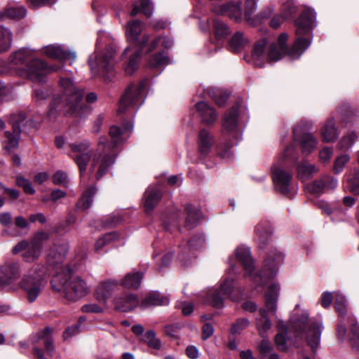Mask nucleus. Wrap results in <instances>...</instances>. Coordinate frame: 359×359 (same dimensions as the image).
Here are the masks:
<instances>
[{
	"label": "nucleus",
	"mask_w": 359,
	"mask_h": 359,
	"mask_svg": "<svg viewBox=\"0 0 359 359\" xmlns=\"http://www.w3.org/2000/svg\"><path fill=\"white\" fill-rule=\"evenodd\" d=\"M123 130L119 127L114 126L110 128L109 135L111 142H108L107 137H100L97 148L93 153L89 150L90 143L88 140L68 144L70 149L69 156L78 165L81 176L83 177L86 170V166L90 162V172L95 175L96 180H100L114 163L116 156L115 147L121 141Z\"/></svg>",
	"instance_id": "1"
},
{
	"label": "nucleus",
	"mask_w": 359,
	"mask_h": 359,
	"mask_svg": "<svg viewBox=\"0 0 359 359\" xmlns=\"http://www.w3.org/2000/svg\"><path fill=\"white\" fill-rule=\"evenodd\" d=\"M58 86L61 94L53 96L50 103L48 116L55 118L59 114L82 117L88 110L83 101L84 90L76 85L66 72H60Z\"/></svg>",
	"instance_id": "2"
},
{
	"label": "nucleus",
	"mask_w": 359,
	"mask_h": 359,
	"mask_svg": "<svg viewBox=\"0 0 359 359\" xmlns=\"http://www.w3.org/2000/svg\"><path fill=\"white\" fill-rule=\"evenodd\" d=\"M238 260L242 264L245 277H250L255 290L262 292L263 287L278 272V266L284 259V255L276 250L271 251L264 259V269L260 272H254L253 261L250 250L245 246H240L235 250Z\"/></svg>",
	"instance_id": "3"
},
{
	"label": "nucleus",
	"mask_w": 359,
	"mask_h": 359,
	"mask_svg": "<svg viewBox=\"0 0 359 359\" xmlns=\"http://www.w3.org/2000/svg\"><path fill=\"white\" fill-rule=\"evenodd\" d=\"M9 65L20 76L36 82L42 81L46 74L60 70L58 66H48L42 60L36 58L33 52L27 48L13 53L9 57Z\"/></svg>",
	"instance_id": "4"
},
{
	"label": "nucleus",
	"mask_w": 359,
	"mask_h": 359,
	"mask_svg": "<svg viewBox=\"0 0 359 359\" xmlns=\"http://www.w3.org/2000/svg\"><path fill=\"white\" fill-rule=\"evenodd\" d=\"M76 269L77 266H74V269L59 272L51 281L54 290L62 292L67 299L73 302L86 296L90 291L86 280L73 273Z\"/></svg>",
	"instance_id": "5"
},
{
	"label": "nucleus",
	"mask_w": 359,
	"mask_h": 359,
	"mask_svg": "<svg viewBox=\"0 0 359 359\" xmlns=\"http://www.w3.org/2000/svg\"><path fill=\"white\" fill-rule=\"evenodd\" d=\"M142 23L138 20H132L128 22L126 35L128 41L137 47L138 50H133L130 46L126 48L121 57L129 56V61L126 67V72L132 74L137 68V59L139 58L142 49L147 44L149 35L142 33Z\"/></svg>",
	"instance_id": "6"
},
{
	"label": "nucleus",
	"mask_w": 359,
	"mask_h": 359,
	"mask_svg": "<svg viewBox=\"0 0 359 359\" xmlns=\"http://www.w3.org/2000/svg\"><path fill=\"white\" fill-rule=\"evenodd\" d=\"M280 285L276 282L271 283L264 294V306L259 309V315L255 318V327L262 338H266L272 328L271 317L276 313Z\"/></svg>",
	"instance_id": "7"
},
{
	"label": "nucleus",
	"mask_w": 359,
	"mask_h": 359,
	"mask_svg": "<svg viewBox=\"0 0 359 359\" xmlns=\"http://www.w3.org/2000/svg\"><path fill=\"white\" fill-rule=\"evenodd\" d=\"M316 25L315 11L311 8L304 9L300 16L295 20L297 39L290 52L292 58H299L311 45V39H310V35Z\"/></svg>",
	"instance_id": "8"
},
{
	"label": "nucleus",
	"mask_w": 359,
	"mask_h": 359,
	"mask_svg": "<svg viewBox=\"0 0 359 359\" xmlns=\"http://www.w3.org/2000/svg\"><path fill=\"white\" fill-rule=\"evenodd\" d=\"M299 307V305H296L295 313L292 317V326L299 334L304 333L308 345L315 351L320 344L323 324L320 321L309 322L308 313L302 311L299 314L297 311Z\"/></svg>",
	"instance_id": "9"
},
{
	"label": "nucleus",
	"mask_w": 359,
	"mask_h": 359,
	"mask_svg": "<svg viewBox=\"0 0 359 359\" xmlns=\"http://www.w3.org/2000/svg\"><path fill=\"white\" fill-rule=\"evenodd\" d=\"M46 269L42 265H34L22 277L19 282L27 300L32 303L36 300L44 287L43 277Z\"/></svg>",
	"instance_id": "10"
},
{
	"label": "nucleus",
	"mask_w": 359,
	"mask_h": 359,
	"mask_svg": "<svg viewBox=\"0 0 359 359\" xmlns=\"http://www.w3.org/2000/svg\"><path fill=\"white\" fill-rule=\"evenodd\" d=\"M99 44L100 38L97 39V50L90 56L88 63L94 74H100L103 76H109L113 74L114 65L116 62L114 57L116 50L112 45H109L104 51L100 52Z\"/></svg>",
	"instance_id": "11"
},
{
	"label": "nucleus",
	"mask_w": 359,
	"mask_h": 359,
	"mask_svg": "<svg viewBox=\"0 0 359 359\" xmlns=\"http://www.w3.org/2000/svg\"><path fill=\"white\" fill-rule=\"evenodd\" d=\"M238 272L237 266L235 264H231L228 269L229 276L221 282L219 288L215 289L208 295V301L211 305L216 308H221L223 306L225 299H236L233 297V292L237 290V287L231 275Z\"/></svg>",
	"instance_id": "12"
},
{
	"label": "nucleus",
	"mask_w": 359,
	"mask_h": 359,
	"mask_svg": "<svg viewBox=\"0 0 359 359\" xmlns=\"http://www.w3.org/2000/svg\"><path fill=\"white\" fill-rule=\"evenodd\" d=\"M312 128V123L302 121L293 129V137L295 142L299 143L304 154H311L318 144L317 138L309 130Z\"/></svg>",
	"instance_id": "13"
},
{
	"label": "nucleus",
	"mask_w": 359,
	"mask_h": 359,
	"mask_svg": "<svg viewBox=\"0 0 359 359\" xmlns=\"http://www.w3.org/2000/svg\"><path fill=\"white\" fill-rule=\"evenodd\" d=\"M26 116L23 113H20L18 115H13L11 118V123L13 126V133L6 132L5 135L7 138V143L4 145L5 149L8 151H11L18 146V140L20 137V133L21 132L20 125L24 127L34 128L36 126V123L32 118H29L26 121Z\"/></svg>",
	"instance_id": "14"
},
{
	"label": "nucleus",
	"mask_w": 359,
	"mask_h": 359,
	"mask_svg": "<svg viewBox=\"0 0 359 359\" xmlns=\"http://www.w3.org/2000/svg\"><path fill=\"white\" fill-rule=\"evenodd\" d=\"M22 273L21 266L18 262H6L0 264V287L4 290H15L17 280Z\"/></svg>",
	"instance_id": "15"
},
{
	"label": "nucleus",
	"mask_w": 359,
	"mask_h": 359,
	"mask_svg": "<svg viewBox=\"0 0 359 359\" xmlns=\"http://www.w3.org/2000/svg\"><path fill=\"white\" fill-rule=\"evenodd\" d=\"M69 250L67 243L54 244L48 250L46 256L47 264L56 270V273L71 269L67 264L63 265Z\"/></svg>",
	"instance_id": "16"
},
{
	"label": "nucleus",
	"mask_w": 359,
	"mask_h": 359,
	"mask_svg": "<svg viewBox=\"0 0 359 359\" xmlns=\"http://www.w3.org/2000/svg\"><path fill=\"white\" fill-rule=\"evenodd\" d=\"M144 88L143 83L130 85L120 100L118 113H123L128 107L135 105L139 102H143L142 94Z\"/></svg>",
	"instance_id": "17"
},
{
	"label": "nucleus",
	"mask_w": 359,
	"mask_h": 359,
	"mask_svg": "<svg viewBox=\"0 0 359 359\" xmlns=\"http://www.w3.org/2000/svg\"><path fill=\"white\" fill-rule=\"evenodd\" d=\"M240 1L217 4L212 6V11L217 15H226L236 21L241 20L242 9Z\"/></svg>",
	"instance_id": "18"
},
{
	"label": "nucleus",
	"mask_w": 359,
	"mask_h": 359,
	"mask_svg": "<svg viewBox=\"0 0 359 359\" xmlns=\"http://www.w3.org/2000/svg\"><path fill=\"white\" fill-rule=\"evenodd\" d=\"M272 178L277 190L283 194H287L289 192V187L292 180V175L290 172L280 167L274 166Z\"/></svg>",
	"instance_id": "19"
},
{
	"label": "nucleus",
	"mask_w": 359,
	"mask_h": 359,
	"mask_svg": "<svg viewBox=\"0 0 359 359\" xmlns=\"http://www.w3.org/2000/svg\"><path fill=\"white\" fill-rule=\"evenodd\" d=\"M238 107H232L224 116L222 126L224 130L230 133L236 141L240 140L241 133L237 128Z\"/></svg>",
	"instance_id": "20"
},
{
	"label": "nucleus",
	"mask_w": 359,
	"mask_h": 359,
	"mask_svg": "<svg viewBox=\"0 0 359 359\" xmlns=\"http://www.w3.org/2000/svg\"><path fill=\"white\" fill-rule=\"evenodd\" d=\"M287 35L286 34H281L278 39L277 43H271L269 44L268 51L269 62H276L287 53Z\"/></svg>",
	"instance_id": "21"
},
{
	"label": "nucleus",
	"mask_w": 359,
	"mask_h": 359,
	"mask_svg": "<svg viewBox=\"0 0 359 359\" xmlns=\"http://www.w3.org/2000/svg\"><path fill=\"white\" fill-rule=\"evenodd\" d=\"M118 285V282L116 280L109 279L100 282L95 289V295L96 299L105 304Z\"/></svg>",
	"instance_id": "22"
},
{
	"label": "nucleus",
	"mask_w": 359,
	"mask_h": 359,
	"mask_svg": "<svg viewBox=\"0 0 359 359\" xmlns=\"http://www.w3.org/2000/svg\"><path fill=\"white\" fill-rule=\"evenodd\" d=\"M269 43L266 39L263 38L257 41L253 46L252 50V60L254 65L257 67H262L265 59H268V53L266 54V47L269 48Z\"/></svg>",
	"instance_id": "23"
},
{
	"label": "nucleus",
	"mask_w": 359,
	"mask_h": 359,
	"mask_svg": "<svg viewBox=\"0 0 359 359\" xmlns=\"http://www.w3.org/2000/svg\"><path fill=\"white\" fill-rule=\"evenodd\" d=\"M43 53L49 57L59 60L70 59L74 60L76 53L72 50H67L60 46L49 45L44 48Z\"/></svg>",
	"instance_id": "24"
},
{
	"label": "nucleus",
	"mask_w": 359,
	"mask_h": 359,
	"mask_svg": "<svg viewBox=\"0 0 359 359\" xmlns=\"http://www.w3.org/2000/svg\"><path fill=\"white\" fill-rule=\"evenodd\" d=\"M162 196L160 189L156 186H150L144 192V209L147 213L153 210Z\"/></svg>",
	"instance_id": "25"
},
{
	"label": "nucleus",
	"mask_w": 359,
	"mask_h": 359,
	"mask_svg": "<svg viewBox=\"0 0 359 359\" xmlns=\"http://www.w3.org/2000/svg\"><path fill=\"white\" fill-rule=\"evenodd\" d=\"M196 109L203 123L210 124L217 120V114L215 109L207 102H198L196 104Z\"/></svg>",
	"instance_id": "26"
},
{
	"label": "nucleus",
	"mask_w": 359,
	"mask_h": 359,
	"mask_svg": "<svg viewBox=\"0 0 359 359\" xmlns=\"http://www.w3.org/2000/svg\"><path fill=\"white\" fill-rule=\"evenodd\" d=\"M138 304L136 295L128 294L121 296L115 299L114 305L117 311L128 312L135 308Z\"/></svg>",
	"instance_id": "27"
},
{
	"label": "nucleus",
	"mask_w": 359,
	"mask_h": 359,
	"mask_svg": "<svg viewBox=\"0 0 359 359\" xmlns=\"http://www.w3.org/2000/svg\"><path fill=\"white\" fill-rule=\"evenodd\" d=\"M322 140L325 142H334L338 137V130L332 118H328L320 129Z\"/></svg>",
	"instance_id": "28"
},
{
	"label": "nucleus",
	"mask_w": 359,
	"mask_h": 359,
	"mask_svg": "<svg viewBox=\"0 0 359 359\" xmlns=\"http://www.w3.org/2000/svg\"><path fill=\"white\" fill-rule=\"evenodd\" d=\"M185 212L187 215L184 226L186 228L190 229L196 226L202 218V212L201 210L193 206L192 205H187L185 208Z\"/></svg>",
	"instance_id": "29"
},
{
	"label": "nucleus",
	"mask_w": 359,
	"mask_h": 359,
	"mask_svg": "<svg viewBox=\"0 0 359 359\" xmlns=\"http://www.w3.org/2000/svg\"><path fill=\"white\" fill-rule=\"evenodd\" d=\"M256 240L261 248H264L269 243L271 228L268 224L259 223L255 226Z\"/></svg>",
	"instance_id": "30"
},
{
	"label": "nucleus",
	"mask_w": 359,
	"mask_h": 359,
	"mask_svg": "<svg viewBox=\"0 0 359 359\" xmlns=\"http://www.w3.org/2000/svg\"><path fill=\"white\" fill-rule=\"evenodd\" d=\"M168 303L169 299L167 297L158 292H154L142 300L141 307L147 309L151 306L167 305Z\"/></svg>",
	"instance_id": "31"
},
{
	"label": "nucleus",
	"mask_w": 359,
	"mask_h": 359,
	"mask_svg": "<svg viewBox=\"0 0 359 359\" xmlns=\"http://www.w3.org/2000/svg\"><path fill=\"white\" fill-rule=\"evenodd\" d=\"M38 340L42 341L48 355L53 356L55 352L52 337V330L47 327L38 333Z\"/></svg>",
	"instance_id": "32"
},
{
	"label": "nucleus",
	"mask_w": 359,
	"mask_h": 359,
	"mask_svg": "<svg viewBox=\"0 0 359 359\" xmlns=\"http://www.w3.org/2000/svg\"><path fill=\"white\" fill-rule=\"evenodd\" d=\"M143 278V273L137 271L127 273L121 281V285L126 288H138Z\"/></svg>",
	"instance_id": "33"
},
{
	"label": "nucleus",
	"mask_w": 359,
	"mask_h": 359,
	"mask_svg": "<svg viewBox=\"0 0 359 359\" xmlns=\"http://www.w3.org/2000/svg\"><path fill=\"white\" fill-rule=\"evenodd\" d=\"M153 4L151 0H140L133 4V8L131 11V15L135 16L139 13H144L149 17L153 11Z\"/></svg>",
	"instance_id": "34"
},
{
	"label": "nucleus",
	"mask_w": 359,
	"mask_h": 359,
	"mask_svg": "<svg viewBox=\"0 0 359 359\" xmlns=\"http://www.w3.org/2000/svg\"><path fill=\"white\" fill-rule=\"evenodd\" d=\"M97 189L94 187L88 188L83 194L81 199L76 203V208L79 210H84L90 208L93 203V197L96 194Z\"/></svg>",
	"instance_id": "35"
},
{
	"label": "nucleus",
	"mask_w": 359,
	"mask_h": 359,
	"mask_svg": "<svg viewBox=\"0 0 359 359\" xmlns=\"http://www.w3.org/2000/svg\"><path fill=\"white\" fill-rule=\"evenodd\" d=\"M346 188L353 194H359V171L357 169L350 170L346 180Z\"/></svg>",
	"instance_id": "36"
},
{
	"label": "nucleus",
	"mask_w": 359,
	"mask_h": 359,
	"mask_svg": "<svg viewBox=\"0 0 359 359\" xmlns=\"http://www.w3.org/2000/svg\"><path fill=\"white\" fill-rule=\"evenodd\" d=\"M278 333L276 335L274 341L278 350L286 351L287 346V327L282 322L278 324Z\"/></svg>",
	"instance_id": "37"
},
{
	"label": "nucleus",
	"mask_w": 359,
	"mask_h": 359,
	"mask_svg": "<svg viewBox=\"0 0 359 359\" xmlns=\"http://www.w3.org/2000/svg\"><path fill=\"white\" fill-rule=\"evenodd\" d=\"M297 173L299 178L302 180L309 179L314 172L317 171V168L313 164L309 163L306 161H303L297 167Z\"/></svg>",
	"instance_id": "38"
},
{
	"label": "nucleus",
	"mask_w": 359,
	"mask_h": 359,
	"mask_svg": "<svg viewBox=\"0 0 359 359\" xmlns=\"http://www.w3.org/2000/svg\"><path fill=\"white\" fill-rule=\"evenodd\" d=\"M199 148L203 154H207L213 144V140L210 133L205 129L200 131L198 135Z\"/></svg>",
	"instance_id": "39"
},
{
	"label": "nucleus",
	"mask_w": 359,
	"mask_h": 359,
	"mask_svg": "<svg viewBox=\"0 0 359 359\" xmlns=\"http://www.w3.org/2000/svg\"><path fill=\"white\" fill-rule=\"evenodd\" d=\"M248 43V40L241 32H237L232 36L230 46L233 52L241 51Z\"/></svg>",
	"instance_id": "40"
},
{
	"label": "nucleus",
	"mask_w": 359,
	"mask_h": 359,
	"mask_svg": "<svg viewBox=\"0 0 359 359\" xmlns=\"http://www.w3.org/2000/svg\"><path fill=\"white\" fill-rule=\"evenodd\" d=\"M169 63V58L165 52H160L153 55L148 61L149 67L151 68H160Z\"/></svg>",
	"instance_id": "41"
},
{
	"label": "nucleus",
	"mask_w": 359,
	"mask_h": 359,
	"mask_svg": "<svg viewBox=\"0 0 359 359\" xmlns=\"http://www.w3.org/2000/svg\"><path fill=\"white\" fill-rule=\"evenodd\" d=\"M26 9L23 6L9 7L1 15V18L20 20L26 15Z\"/></svg>",
	"instance_id": "42"
},
{
	"label": "nucleus",
	"mask_w": 359,
	"mask_h": 359,
	"mask_svg": "<svg viewBox=\"0 0 359 359\" xmlns=\"http://www.w3.org/2000/svg\"><path fill=\"white\" fill-rule=\"evenodd\" d=\"M42 250L37 247L29 243L26 250L22 255V257L26 262H33L39 259L41 255Z\"/></svg>",
	"instance_id": "43"
},
{
	"label": "nucleus",
	"mask_w": 359,
	"mask_h": 359,
	"mask_svg": "<svg viewBox=\"0 0 359 359\" xmlns=\"http://www.w3.org/2000/svg\"><path fill=\"white\" fill-rule=\"evenodd\" d=\"M12 34L4 27L0 28V53L8 50L11 46Z\"/></svg>",
	"instance_id": "44"
},
{
	"label": "nucleus",
	"mask_w": 359,
	"mask_h": 359,
	"mask_svg": "<svg viewBox=\"0 0 359 359\" xmlns=\"http://www.w3.org/2000/svg\"><path fill=\"white\" fill-rule=\"evenodd\" d=\"M358 136L355 132L348 133L339 142L337 147L341 150L349 149L355 142Z\"/></svg>",
	"instance_id": "45"
},
{
	"label": "nucleus",
	"mask_w": 359,
	"mask_h": 359,
	"mask_svg": "<svg viewBox=\"0 0 359 359\" xmlns=\"http://www.w3.org/2000/svg\"><path fill=\"white\" fill-rule=\"evenodd\" d=\"M160 43H162V45L165 48H170L173 45V40L168 36L156 37L154 39H153L152 41L149 44L148 50L149 52H151L152 50H154V49H156L157 48V46L159 45Z\"/></svg>",
	"instance_id": "46"
},
{
	"label": "nucleus",
	"mask_w": 359,
	"mask_h": 359,
	"mask_svg": "<svg viewBox=\"0 0 359 359\" xmlns=\"http://www.w3.org/2000/svg\"><path fill=\"white\" fill-rule=\"evenodd\" d=\"M348 340L352 348L359 351V327L356 323H351L348 333Z\"/></svg>",
	"instance_id": "47"
},
{
	"label": "nucleus",
	"mask_w": 359,
	"mask_h": 359,
	"mask_svg": "<svg viewBox=\"0 0 359 359\" xmlns=\"http://www.w3.org/2000/svg\"><path fill=\"white\" fill-rule=\"evenodd\" d=\"M214 32L217 39H223L229 34L226 25L219 20H214Z\"/></svg>",
	"instance_id": "48"
},
{
	"label": "nucleus",
	"mask_w": 359,
	"mask_h": 359,
	"mask_svg": "<svg viewBox=\"0 0 359 359\" xmlns=\"http://www.w3.org/2000/svg\"><path fill=\"white\" fill-rule=\"evenodd\" d=\"M142 340L153 348L160 349L161 347V341L156 337V334L152 330L147 331L143 335Z\"/></svg>",
	"instance_id": "49"
},
{
	"label": "nucleus",
	"mask_w": 359,
	"mask_h": 359,
	"mask_svg": "<svg viewBox=\"0 0 359 359\" xmlns=\"http://www.w3.org/2000/svg\"><path fill=\"white\" fill-rule=\"evenodd\" d=\"M287 11L284 13L282 17L276 16L270 22V26L273 29H277L280 27L283 19H287L290 18L293 13L295 12V8L292 6L290 4L287 6Z\"/></svg>",
	"instance_id": "50"
},
{
	"label": "nucleus",
	"mask_w": 359,
	"mask_h": 359,
	"mask_svg": "<svg viewBox=\"0 0 359 359\" xmlns=\"http://www.w3.org/2000/svg\"><path fill=\"white\" fill-rule=\"evenodd\" d=\"M250 322L248 318H239L233 323L231 327V333L232 334H240L243 330L246 329L250 325Z\"/></svg>",
	"instance_id": "51"
},
{
	"label": "nucleus",
	"mask_w": 359,
	"mask_h": 359,
	"mask_svg": "<svg viewBox=\"0 0 359 359\" xmlns=\"http://www.w3.org/2000/svg\"><path fill=\"white\" fill-rule=\"evenodd\" d=\"M205 245L204 235L199 234L194 236L189 242L188 247L190 250H198Z\"/></svg>",
	"instance_id": "52"
},
{
	"label": "nucleus",
	"mask_w": 359,
	"mask_h": 359,
	"mask_svg": "<svg viewBox=\"0 0 359 359\" xmlns=\"http://www.w3.org/2000/svg\"><path fill=\"white\" fill-rule=\"evenodd\" d=\"M48 238L49 233L41 231L34 234V236L32 238L30 243L42 250L43 243Z\"/></svg>",
	"instance_id": "53"
},
{
	"label": "nucleus",
	"mask_w": 359,
	"mask_h": 359,
	"mask_svg": "<svg viewBox=\"0 0 359 359\" xmlns=\"http://www.w3.org/2000/svg\"><path fill=\"white\" fill-rule=\"evenodd\" d=\"M335 308L340 316H343L346 314V300L344 295L339 293L335 294Z\"/></svg>",
	"instance_id": "54"
},
{
	"label": "nucleus",
	"mask_w": 359,
	"mask_h": 359,
	"mask_svg": "<svg viewBox=\"0 0 359 359\" xmlns=\"http://www.w3.org/2000/svg\"><path fill=\"white\" fill-rule=\"evenodd\" d=\"M348 154H342L338 156L334 161L333 170L335 174L340 173L345 167V165L349 161Z\"/></svg>",
	"instance_id": "55"
},
{
	"label": "nucleus",
	"mask_w": 359,
	"mask_h": 359,
	"mask_svg": "<svg viewBox=\"0 0 359 359\" xmlns=\"http://www.w3.org/2000/svg\"><path fill=\"white\" fill-rule=\"evenodd\" d=\"M283 161H287L288 162L294 163L297 160V153L294 150L293 144L287 147L281 156Z\"/></svg>",
	"instance_id": "56"
},
{
	"label": "nucleus",
	"mask_w": 359,
	"mask_h": 359,
	"mask_svg": "<svg viewBox=\"0 0 359 359\" xmlns=\"http://www.w3.org/2000/svg\"><path fill=\"white\" fill-rule=\"evenodd\" d=\"M116 238V234L115 233L105 234L96 241L95 244V251H100L105 245L113 241Z\"/></svg>",
	"instance_id": "57"
},
{
	"label": "nucleus",
	"mask_w": 359,
	"mask_h": 359,
	"mask_svg": "<svg viewBox=\"0 0 359 359\" xmlns=\"http://www.w3.org/2000/svg\"><path fill=\"white\" fill-rule=\"evenodd\" d=\"M86 321V318L83 317H81L77 323L73 325L71 327L67 328L66 331L63 334V337L65 340L68 339L69 337L78 334L80 330L81 324Z\"/></svg>",
	"instance_id": "58"
},
{
	"label": "nucleus",
	"mask_w": 359,
	"mask_h": 359,
	"mask_svg": "<svg viewBox=\"0 0 359 359\" xmlns=\"http://www.w3.org/2000/svg\"><path fill=\"white\" fill-rule=\"evenodd\" d=\"M53 182L56 185L67 187L68 184L67 174L62 170H58L53 175Z\"/></svg>",
	"instance_id": "59"
},
{
	"label": "nucleus",
	"mask_w": 359,
	"mask_h": 359,
	"mask_svg": "<svg viewBox=\"0 0 359 359\" xmlns=\"http://www.w3.org/2000/svg\"><path fill=\"white\" fill-rule=\"evenodd\" d=\"M263 339L261 341L258 346V349L261 355L264 357L267 355H270L271 352L273 350V346L271 343L266 338H262Z\"/></svg>",
	"instance_id": "60"
},
{
	"label": "nucleus",
	"mask_w": 359,
	"mask_h": 359,
	"mask_svg": "<svg viewBox=\"0 0 359 359\" xmlns=\"http://www.w3.org/2000/svg\"><path fill=\"white\" fill-rule=\"evenodd\" d=\"M17 184L24 189V191L27 194H34L35 193L34 189L29 180L23 177H18L16 179Z\"/></svg>",
	"instance_id": "61"
},
{
	"label": "nucleus",
	"mask_w": 359,
	"mask_h": 359,
	"mask_svg": "<svg viewBox=\"0 0 359 359\" xmlns=\"http://www.w3.org/2000/svg\"><path fill=\"white\" fill-rule=\"evenodd\" d=\"M325 183L326 181H325L324 177L322 179L314 181L313 184L309 185L308 187L311 192L314 194H320L326 189Z\"/></svg>",
	"instance_id": "62"
},
{
	"label": "nucleus",
	"mask_w": 359,
	"mask_h": 359,
	"mask_svg": "<svg viewBox=\"0 0 359 359\" xmlns=\"http://www.w3.org/2000/svg\"><path fill=\"white\" fill-rule=\"evenodd\" d=\"M81 311L84 313H100L103 311V309L96 303H90L83 305Z\"/></svg>",
	"instance_id": "63"
},
{
	"label": "nucleus",
	"mask_w": 359,
	"mask_h": 359,
	"mask_svg": "<svg viewBox=\"0 0 359 359\" xmlns=\"http://www.w3.org/2000/svg\"><path fill=\"white\" fill-rule=\"evenodd\" d=\"M257 5L255 0H247L245 8V17L248 21L250 19V15L256 11Z\"/></svg>",
	"instance_id": "64"
}]
</instances>
